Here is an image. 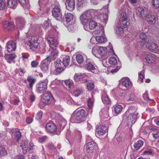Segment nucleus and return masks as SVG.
<instances>
[{"instance_id": "nucleus-13", "label": "nucleus", "mask_w": 159, "mask_h": 159, "mask_svg": "<svg viewBox=\"0 0 159 159\" xmlns=\"http://www.w3.org/2000/svg\"><path fill=\"white\" fill-rule=\"evenodd\" d=\"M47 132L50 133H54L57 130L56 125L52 121L48 122L45 127Z\"/></svg>"}, {"instance_id": "nucleus-31", "label": "nucleus", "mask_w": 159, "mask_h": 159, "mask_svg": "<svg viewBox=\"0 0 159 159\" xmlns=\"http://www.w3.org/2000/svg\"><path fill=\"white\" fill-rule=\"evenodd\" d=\"M28 84L27 86L30 88H32L34 84L35 81V79L31 76L28 77L27 79Z\"/></svg>"}, {"instance_id": "nucleus-24", "label": "nucleus", "mask_w": 159, "mask_h": 159, "mask_svg": "<svg viewBox=\"0 0 159 159\" xmlns=\"http://www.w3.org/2000/svg\"><path fill=\"white\" fill-rule=\"evenodd\" d=\"M96 146V144L93 141L88 143L86 146V149L88 153L93 152Z\"/></svg>"}, {"instance_id": "nucleus-35", "label": "nucleus", "mask_w": 159, "mask_h": 159, "mask_svg": "<svg viewBox=\"0 0 159 159\" xmlns=\"http://www.w3.org/2000/svg\"><path fill=\"white\" fill-rule=\"evenodd\" d=\"M98 19L101 22L106 24L108 20V16L107 14H102L98 16Z\"/></svg>"}, {"instance_id": "nucleus-37", "label": "nucleus", "mask_w": 159, "mask_h": 159, "mask_svg": "<svg viewBox=\"0 0 159 159\" xmlns=\"http://www.w3.org/2000/svg\"><path fill=\"white\" fill-rule=\"evenodd\" d=\"M70 61V57L68 56H66L63 57L62 60V63L64 66H67L69 65Z\"/></svg>"}, {"instance_id": "nucleus-52", "label": "nucleus", "mask_w": 159, "mask_h": 159, "mask_svg": "<svg viewBox=\"0 0 159 159\" xmlns=\"http://www.w3.org/2000/svg\"><path fill=\"white\" fill-rule=\"evenodd\" d=\"M144 78V72L143 71H142L139 73L138 82H143Z\"/></svg>"}, {"instance_id": "nucleus-54", "label": "nucleus", "mask_w": 159, "mask_h": 159, "mask_svg": "<svg viewBox=\"0 0 159 159\" xmlns=\"http://www.w3.org/2000/svg\"><path fill=\"white\" fill-rule=\"evenodd\" d=\"M15 135L16 139L17 141H18L21 137V133L18 130V129H17V130L15 131Z\"/></svg>"}, {"instance_id": "nucleus-25", "label": "nucleus", "mask_w": 159, "mask_h": 159, "mask_svg": "<svg viewBox=\"0 0 159 159\" xmlns=\"http://www.w3.org/2000/svg\"><path fill=\"white\" fill-rule=\"evenodd\" d=\"M100 115L102 119L107 118L109 117L108 108L106 107L102 109L100 112Z\"/></svg>"}, {"instance_id": "nucleus-63", "label": "nucleus", "mask_w": 159, "mask_h": 159, "mask_svg": "<svg viewBox=\"0 0 159 159\" xmlns=\"http://www.w3.org/2000/svg\"><path fill=\"white\" fill-rule=\"evenodd\" d=\"M27 39H30L31 40H38L39 39H41V37H39L38 36H30L29 37H27Z\"/></svg>"}, {"instance_id": "nucleus-62", "label": "nucleus", "mask_w": 159, "mask_h": 159, "mask_svg": "<svg viewBox=\"0 0 159 159\" xmlns=\"http://www.w3.org/2000/svg\"><path fill=\"white\" fill-rule=\"evenodd\" d=\"M28 145V142L25 139L22 141L20 143V146L21 147H27Z\"/></svg>"}, {"instance_id": "nucleus-58", "label": "nucleus", "mask_w": 159, "mask_h": 159, "mask_svg": "<svg viewBox=\"0 0 159 159\" xmlns=\"http://www.w3.org/2000/svg\"><path fill=\"white\" fill-rule=\"evenodd\" d=\"M5 6V0H0V10L4 9Z\"/></svg>"}, {"instance_id": "nucleus-43", "label": "nucleus", "mask_w": 159, "mask_h": 159, "mask_svg": "<svg viewBox=\"0 0 159 159\" xmlns=\"http://www.w3.org/2000/svg\"><path fill=\"white\" fill-rule=\"evenodd\" d=\"M99 26L100 25H98L97 24L93 21H91L89 23V27L91 30H93L95 28L96 29L97 26Z\"/></svg>"}, {"instance_id": "nucleus-12", "label": "nucleus", "mask_w": 159, "mask_h": 159, "mask_svg": "<svg viewBox=\"0 0 159 159\" xmlns=\"http://www.w3.org/2000/svg\"><path fill=\"white\" fill-rule=\"evenodd\" d=\"M86 67L88 70L92 72L97 74L98 72L97 66L92 61H87Z\"/></svg>"}, {"instance_id": "nucleus-39", "label": "nucleus", "mask_w": 159, "mask_h": 159, "mask_svg": "<svg viewBox=\"0 0 159 159\" xmlns=\"http://www.w3.org/2000/svg\"><path fill=\"white\" fill-rule=\"evenodd\" d=\"M99 47H93L92 50L93 54L96 57H99Z\"/></svg>"}, {"instance_id": "nucleus-44", "label": "nucleus", "mask_w": 159, "mask_h": 159, "mask_svg": "<svg viewBox=\"0 0 159 159\" xmlns=\"http://www.w3.org/2000/svg\"><path fill=\"white\" fill-rule=\"evenodd\" d=\"M109 62L111 65H116L117 63V60L116 57H111L109 59Z\"/></svg>"}, {"instance_id": "nucleus-34", "label": "nucleus", "mask_w": 159, "mask_h": 159, "mask_svg": "<svg viewBox=\"0 0 159 159\" xmlns=\"http://www.w3.org/2000/svg\"><path fill=\"white\" fill-rule=\"evenodd\" d=\"M94 101V98L93 97L89 98L88 101V105L89 109V112H90V113H92V109L93 106Z\"/></svg>"}, {"instance_id": "nucleus-38", "label": "nucleus", "mask_w": 159, "mask_h": 159, "mask_svg": "<svg viewBox=\"0 0 159 159\" xmlns=\"http://www.w3.org/2000/svg\"><path fill=\"white\" fill-rule=\"evenodd\" d=\"M64 70V69L61 67V66L58 67H56L55 70L53 71L52 69H51V71L52 72L56 75H58L60 74Z\"/></svg>"}, {"instance_id": "nucleus-30", "label": "nucleus", "mask_w": 159, "mask_h": 159, "mask_svg": "<svg viewBox=\"0 0 159 159\" xmlns=\"http://www.w3.org/2000/svg\"><path fill=\"white\" fill-rule=\"evenodd\" d=\"M64 17L67 22L68 23L73 20L74 16L70 13H65Z\"/></svg>"}, {"instance_id": "nucleus-60", "label": "nucleus", "mask_w": 159, "mask_h": 159, "mask_svg": "<svg viewBox=\"0 0 159 159\" xmlns=\"http://www.w3.org/2000/svg\"><path fill=\"white\" fill-rule=\"evenodd\" d=\"M139 38L141 40H145L148 38V36L145 33L143 32L141 33L139 35Z\"/></svg>"}, {"instance_id": "nucleus-27", "label": "nucleus", "mask_w": 159, "mask_h": 159, "mask_svg": "<svg viewBox=\"0 0 159 159\" xmlns=\"http://www.w3.org/2000/svg\"><path fill=\"white\" fill-rule=\"evenodd\" d=\"M99 55L100 57L107 56L109 55V52L108 51L106 47H99Z\"/></svg>"}, {"instance_id": "nucleus-45", "label": "nucleus", "mask_w": 159, "mask_h": 159, "mask_svg": "<svg viewBox=\"0 0 159 159\" xmlns=\"http://www.w3.org/2000/svg\"><path fill=\"white\" fill-rule=\"evenodd\" d=\"M77 6L79 7H83L86 5V0H77Z\"/></svg>"}, {"instance_id": "nucleus-8", "label": "nucleus", "mask_w": 159, "mask_h": 159, "mask_svg": "<svg viewBox=\"0 0 159 159\" xmlns=\"http://www.w3.org/2000/svg\"><path fill=\"white\" fill-rule=\"evenodd\" d=\"M48 83L47 80L39 82L36 85L37 92L40 93L45 91L47 88Z\"/></svg>"}, {"instance_id": "nucleus-42", "label": "nucleus", "mask_w": 159, "mask_h": 159, "mask_svg": "<svg viewBox=\"0 0 159 159\" xmlns=\"http://www.w3.org/2000/svg\"><path fill=\"white\" fill-rule=\"evenodd\" d=\"M83 89L81 88H78L74 90L73 95L75 97H78L82 93Z\"/></svg>"}, {"instance_id": "nucleus-57", "label": "nucleus", "mask_w": 159, "mask_h": 159, "mask_svg": "<svg viewBox=\"0 0 159 159\" xmlns=\"http://www.w3.org/2000/svg\"><path fill=\"white\" fill-rule=\"evenodd\" d=\"M153 152L152 149H148L146 150L143 152L144 155H152L153 154Z\"/></svg>"}, {"instance_id": "nucleus-51", "label": "nucleus", "mask_w": 159, "mask_h": 159, "mask_svg": "<svg viewBox=\"0 0 159 159\" xmlns=\"http://www.w3.org/2000/svg\"><path fill=\"white\" fill-rule=\"evenodd\" d=\"M136 108L134 106H131L129 107L128 110V112L129 113V114H134L136 112Z\"/></svg>"}, {"instance_id": "nucleus-18", "label": "nucleus", "mask_w": 159, "mask_h": 159, "mask_svg": "<svg viewBox=\"0 0 159 159\" xmlns=\"http://www.w3.org/2000/svg\"><path fill=\"white\" fill-rule=\"evenodd\" d=\"M136 12L137 15L142 18L145 17L147 14V10L141 7H138L136 9Z\"/></svg>"}, {"instance_id": "nucleus-53", "label": "nucleus", "mask_w": 159, "mask_h": 159, "mask_svg": "<svg viewBox=\"0 0 159 159\" xmlns=\"http://www.w3.org/2000/svg\"><path fill=\"white\" fill-rule=\"evenodd\" d=\"M65 84L69 88H71V87L73 86V82L72 80H68L65 81Z\"/></svg>"}, {"instance_id": "nucleus-28", "label": "nucleus", "mask_w": 159, "mask_h": 159, "mask_svg": "<svg viewBox=\"0 0 159 159\" xmlns=\"http://www.w3.org/2000/svg\"><path fill=\"white\" fill-rule=\"evenodd\" d=\"M147 22L150 25L154 24L156 22V17L154 15H148L146 17Z\"/></svg>"}, {"instance_id": "nucleus-17", "label": "nucleus", "mask_w": 159, "mask_h": 159, "mask_svg": "<svg viewBox=\"0 0 159 159\" xmlns=\"http://www.w3.org/2000/svg\"><path fill=\"white\" fill-rule=\"evenodd\" d=\"M7 47L8 52L14 51L16 47V43L13 40H9L7 43Z\"/></svg>"}, {"instance_id": "nucleus-14", "label": "nucleus", "mask_w": 159, "mask_h": 159, "mask_svg": "<svg viewBox=\"0 0 159 159\" xmlns=\"http://www.w3.org/2000/svg\"><path fill=\"white\" fill-rule=\"evenodd\" d=\"M120 96H123L124 100L126 101L129 102L130 101H133L135 99V95L134 93H120Z\"/></svg>"}, {"instance_id": "nucleus-22", "label": "nucleus", "mask_w": 159, "mask_h": 159, "mask_svg": "<svg viewBox=\"0 0 159 159\" xmlns=\"http://www.w3.org/2000/svg\"><path fill=\"white\" fill-rule=\"evenodd\" d=\"M144 57L146 62L149 64L154 62L155 59L154 55L151 53L146 52Z\"/></svg>"}, {"instance_id": "nucleus-9", "label": "nucleus", "mask_w": 159, "mask_h": 159, "mask_svg": "<svg viewBox=\"0 0 159 159\" xmlns=\"http://www.w3.org/2000/svg\"><path fill=\"white\" fill-rule=\"evenodd\" d=\"M50 57H47L41 63L40 68L44 72H47L48 70V66L51 62Z\"/></svg>"}, {"instance_id": "nucleus-50", "label": "nucleus", "mask_w": 159, "mask_h": 159, "mask_svg": "<svg viewBox=\"0 0 159 159\" xmlns=\"http://www.w3.org/2000/svg\"><path fill=\"white\" fill-rule=\"evenodd\" d=\"M7 154V152L5 148L2 147L0 144V155L5 156Z\"/></svg>"}, {"instance_id": "nucleus-29", "label": "nucleus", "mask_w": 159, "mask_h": 159, "mask_svg": "<svg viewBox=\"0 0 159 159\" xmlns=\"http://www.w3.org/2000/svg\"><path fill=\"white\" fill-rule=\"evenodd\" d=\"M8 7L14 9L16 7L17 3L16 0H7Z\"/></svg>"}, {"instance_id": "nucleus-16", "label": "nucleus", "mask_w": 159, "mask_h": 159, "mask_svg": "<svg viewBox=\"0 0 159 159\" xmlns=\"http://www.w3.org/2000/svg\"><path fill=\"white\" fill-rule=\"evenodd\" d=\"M88 77L85 74H76L74 76V80L77 82L82 80L83 82H88Z\"/></svg>"}, {"instance_id": "nucleus-49", "label": "nucleus", "mask_w": 159, "mask_h": 159, "mask_svg": "<svg viewBox=\"0 0 159 159\" xmlns=\"http://www.w3.org/2000/svg\"><path fill=\"white\" fill-rule=\"evenodd\" d=\"M52 51L51 53L49 56L47 57H50L51 61L52 59H53V57L57 56V55L58 52L56 49H52Z\"/></svg>"}, {"instance_id": "nucleus-21", "label": "nucleus", "mask_w": 159, "mask_h": 159, "mask_svg": "<svg viewBox=\"0 0 159 159\" xmlns=\"http://www.w3.org/2000/svg\"><path fill=\"white\" fill-rule=\"evenodd\" d=\"M66 5L67 9L70 11H73L75 7V0H66Z\"/></svg>"}, {"instance_id": "nucleus-3", "label": "nucleus", "mask_w": 159, "mask_h": 159, "mask_svg": "<svg viewBox=\"0 0 159 159\" xmlns=\"http://www.w3.org/2000/svg\"><path fill=\"white\" fill-rule=\"evenodd\" d=\"M129 23L126 14L124 12H121L119 19L120 26H117L116 28V33L120 36L122 35L124 32L123 28L127 27Z\"/></svg>"}, {"instance_id": "nucleus-46", "label": "nucleus", "mask_w": 159, "mask_h": 159, "mask_svg": "<svg viewBox=\"0 0 159 159\" xmlns=\"http://www.w3.org/2000/svg\"><path fill=\"white\" fill-rule=\"evenodd\" d=\"M25 23L24 20L23 19H20L18 20L17 25L19 28L21 29L24 26Z\"/></svg>"}, {"instance_id": "nucleus-41", "label": "nucleus", "mask_w": 159, "mask_h": 159, "mask_svg": "<svg viewBox=\"0 0 159 159\" xmlns=\"http://www.w3.org/2000/svg\"><path fill=\"white\" fill-rule=\"evenodd\" d=\"M114 107V111L116 114H119L120 113L122 110V107L120 105H117Z\"/></svg>"}, {"instance_id": "nucleus-23", "label": "nucleus", "mask_w": 159, "mask_h": 159, "mask_svg": "<svg viewBox=\"0 0 159 159\" xmlns=\"http://www.w3.org/2000/svg\"><path fill=\"white\" fill-rule=\"evenodd\" d=\"M26 43L30 48V49L33 50L34 48H37L39 45L38 40H28Z\"/></svg>"}, {"instance_id": "nucleus-40", "label": "nucleus", "mask_w": 159, "mask_h": 159, "mask_svg": "<svg viewBox=\"0 0 159 159\" xmlns=\"http://www.w3.org/2000/svg\"><path fill=\"white\" fill-rule=\"evenodd\" d=\"M143 144V142L142 140H139L135 143L134 145V148L137 150L139 149Z\"/></svg>"}, {"instance_id": "nucleus-32", "label": "nucleus", "mask_w": 159, "mask_h": 159, "mask_svg": "<svg viewBox=\"0 0 159 159\" xmlns=\"http://www.w3.org/2000/svg\"><path fill=\"white\" fill-rule=\"evenodd\" d=\"M138 113L137 112L134 113V114H129L128 116V118H129L128 120H130V121L132 124L134 123L136 121L137 119V116L138 115Z\"/></svg>"}, {"instance_id": "nucleus-20", "label": "nucleus", "mask_w": 159, "mask_h": 159, "mask_svg": "<svg viewBox=\"0 0 159 159\" xmlns=\"http://www.w3.org/2000/svg\"><path fill=\"white\" fill-rule=\"evenodd\" d=\"M121 84L127 89H130L132 84L130 79L128 78H124L121 80Z\"/></svg>"}, {"instance_id": "nucleus-61", "label": "nucleus", "mask_w": 159, "mask_h": 159, "mask_svg": "<svg viewBox=\"0 0 159 159\" xmlns=\"http://www.w3.org/2000/svg\"><path fill=\"white\" fill-rule=\"evenodd\" d=\"M109 45L107 46V48L109 50V52L111 53H113V54L116 56V55L114 53V51L113 50V48L111 43H109Z\"/></svg>"}, {"instance_id": "nucleus-1", "label": "nucleus", "mask_w": 159, "mask_h": 159, "mask_svg": "<svg viewBox=\"0 0 159 159\" xmlns=\"http://www.w3.org/2000/svg\"><path fill=\"white\" fill-rule=\"evenodd\" d=\"M97 11L94 9H89L84 11L80 16L81 22L84 26V29L87 30V25L90 20L93 18L97 15Z\"/></svg>"}, {"instance_id": "nucleus-26", "label": "nucleus", "mask_w": 159, "mask_h": 159, "mask_svg": "<svg viewBox=\"0 0 159 159\" xmlns=\"http://www.w3.org/2000/svg\"><path fill=\"white\" fill-rule=\"evenodd\" d=\"M101 98L104 104H108L111 102V101L105 91H102Z\"/></svg>"}, {"instance_id": "nucleus-10", "label": "nucleus", "mask_w": 159, "mask_h": 159, "mask_svg": "<svg viewBox=\"0 0 159 159\" xmlns=\"http://www.w3.org/2000/svg\"><path fill=\"white\" fill-rule=\"evenodd\" d=\"M3 27L6 30L11 32L15 29V25L12 21H5L3 23Z\"/></svg>"}, {"instance_id": "nucleus-59", "label": "nucleus", "mask_w": 159, "mask_h": 159, "mask_svg": "<svg viewBox=\"0 0 159 159\" xmlns=\"http://www.w3.org/2000/svg\"><path fill=\"white\" fill-rule=\"evenodd\" d=\"M50 21H46L44 22V25L43 26V27L44 29H47L50 26H51V25L50 23Z\"/></svg>"}, {"instance_id": "nucleus-47", "label": "nucleus", "mask_w": 159, "mask_h": 159, "mask_svg": "<svg viewBox=\"0 0 159 159\" xmlns=\"http://www.w3.org/2000/svg\"><path fill=\"white\" fill-rule=\"evenodd\" d=\"M107 40H90V42L92 44L91 45H97L101 43H106Z\"/></svg>"}, {"instance_id": "nucleus-6", "label": "nucleus", "mask_w": 159, "mask_h": 159, "mask_svg": "<svg viewBox=\"0 0 159 159\" xmlns=\"http://www.w3.org/2000/svg\"><path fill=\"white\" fill-rule=\"evenodd\" d=\"M104 32V28L102 25H100L99 26H97L96 30L93 32V36L91 38L90 40L95 39V40H105L107 39L105 35L103 34L102 36H98L100 34H103Z\"/></svg>"}, {"instance_id": "nucleus-15", "label": "nucleus", "mask_w": 159, "mask_h": 159, "mask_svg": "<svg viewBox=\"0 0 159 159\" xmlns=\"http://www.w3.org/2000/svg\"><path fill=\"white\" fill-rule=\"evenodd\" d=\"M108 130V127L105 125H100L97 129L95 134L96 136H101L105 134Z\"/></svg>"}, {"instance_id": "nucleus-48", "label": "nucleus", "mask_w": 159, "mask_h": 159, "mask_svg": "<svg viewBox=\"0 0 159 159\" xmlns=\"http://www.w3.org/2000/svg\"><path fill=\"white\" fill-rule=\"evenodd\" d=\"M35 146L32 143L30 142L29 144L28 147V151L30 153H32L34 151V150L35 148Z\"/></svg>"}, {"instance_id": "nucleus-5", "label": "nucleus", "mask_w": 159, "mask_h": 159, "mask_svg": "<svg viewBox=\"0 0 159 159\" xmlns=\"http://www.w3.org/2000/svg\"><path fill=\"white\" fill-rule=\"evenodd\" d=\"M51 116L53 118H55L57 126L62 127L63 129L66 124L67 121L61 115L55 112H52L51 114Z\"/></svg>"}, {"instance_id": "nucleus-7", "label": "nucleus", "mask_w": 159, "mask_h": 159, "mask_svg": "<svg viewBox=\"0 0 159 159\" xmlns=\"http://www.w3.org/2000/svg\"><path fill=\"white\" fill-rule=\"evenodd\" d=\"M147 40H142L140 42L141 46L145 45L146 48L151 51L157 50L158 46L157 44L152 41H147Z\"/></svg>"}, {"instance_id": "nucleus-19", "label": "nucleus", "mask_w": 159, "mask_h": 159, "mask_svg": "<svg viewBox=\"0 0 159 159\" xmlns=\"http://www.w3.org/2000/svg\"><path fill=\"white\" fill-rule=\"evenodd\" d=\"M4 57L7 62L9 63H15V59L16 57V56L14 53H11L6 54Z\"/></svg>"}, {"instance_id": "nucleus-2", "label": "nucleus", "mask_w": 159, "mask_h": 159, "mask_svg": "<svg viewBox=\"0 0 159 159\" xmlns=\"http://www.w3.org/2000/svg\"><path fill=\"white\" fill-rule=\"evenodd\" d=\"M87 115V113L83 109L75 111L71 115L70 121L72 123H79L84 121Z\"/></svg>"}, {"instance_id": "nucleus-56", "label": "nucleus", "mask_w": 159, "mask_h": 159, "mask_svg": "<svg viewBox=\"0 0 159 159\" xmlns=\"http://www.w3.org/2000/svg\"><path fill=\"white\" fill-rule=\"evenodd\" d=\"M152 5L154 8L159 7V0H153Z\"/></svg>"}, {"instance_id": "nucleus-64", "label": "nucleus", "mask_w": 159, "mask_h": 159, "mask_svg": "<svg viewBox=\"0 0 159 159\" xmlns=\"http://www.w3.org/2000/svg\"><path fill=\"white\" fill-rule=\"evenodd\" d=\"M14 159H25V157L23 155L19 154L15 156Z\"/></svg>"}, {"instance_id": "nucleus-11", "label": "nucleus", "mask_w": 159, "mask_h": 159, "mask_svg": "<svg viewBox=\"0 0 159 159\" xmlns=\"http://www.w3.org/2000/svg\"><path fill=\"white\" fill-rule=\"evenodd\" d=\"M52 16L58 20H60L62 16L59 5L55 6L52 10Z\"/></svg>"}, {"instance_id": "nucleus-55", "label": "nucleus", "mask_w": 159, "mask_h": 159, "mask_svg": "<svg viewBox=\"0 0 159 159\" xmlns=\"http://www.w3.org/2000/svg\"><path fill=\"white\" fill-rule=\"evenodd\" d=\"M87 87L89 90H93L94 88V84L93 83L89 82L87 84Z\"/></svg>"}, {"instance_id": "nucleus-33", "label": "nucleus", "mask_w": 159, "mask_h": 159, "mask_svg": "<svg viewBox=\"0 0 159 159\" xmlns=\"http://www.w3.org/2000/svg\"><path fill=\"white\" fill-rule=\"evenodd\" d=\"M49 47L52 49H56L58 45V42L57 40H47Z\"/></svg>"}, {"instance_id": "nucleus-36", "label": "nucleus", "mask_w": 159, "mask_h": 159, "mask_svg": "<svg viewBox=\"0 0 159 159\" xmlns=\"http://www.w3.org/2000/svg\"><path fill=\"white\" fill-rule=\"evenodd\" d=\"M84 55L82 53H77V54L76 59V61L79 63L81 64L84 61Z\"/></svg>"}, {"instance_id": "nucleus-4", "label": "nucleus", "mask_w": 159, "mask_h": 159, "mask_svg": "<svg viewBox=\"0 0 159 159\" xmlns=\"http://www.w3.org/2000/svg\"><path fill=\"white\" fill-rule=\"evenodd\" d=\"M55 100L51 93L49 92L44 93L43 96L41 101L39 103V106L42 108L46 104L54 103Z\"/></svg>"}]
</instances>
